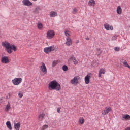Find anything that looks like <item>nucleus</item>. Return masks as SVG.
<instances>
[{
    "label": "nucleus",
    "mask_w": 130,
    "mask_h": 130,
    "mask_svg": "<svg viewBox=\"0 0 130 130\" xmlns=\"http://www.w3.org/2000/svg\"><path fill=\"white\" fill-rule=\"evenodd\" d=\"M2 46L5 47V50H6L7 52L9 54L13 53V50L14 52L17 51V47H16V46L14 44H11L7 41L2 42Z\"/></svg>",
    "instance_id": "1"
},
{
    "label": "nucleus",
    "mask_w": 130,
    "mask_h": 130,
    "mask_svg": "<svg viewBox=\"0 0 130 130\" xmlns=\"http://www.w3.org/2000/svg\"><path fill=\"white\" fill-rule=\"evenodd\" d=\"M48 89L50 91H52V90L60 91V90H61V86L56 81L53 80L49 83Z\"/></svg>",
    "instance_id": "2"
},
{
    "label": "nucleus",
    "mask_w": 130,
    "mask_h": 130,
    "mask_svg": "<svg viewBox=\"0 0 130 130\" xmlns=\"http://www.w3.org/2000/svg\"><path fill=\"white\" fill-rule=\"evenodd\" d=\"M40 70L41 72L43 73V74L41 75L42 77H43L44 75L47 74V68H46V66L44 62L41 63V66L40 67Z\"/></svg>",
    "instance_id": "3"
},
{
    "label": "nucleus",
    "mask_w": 130,
    "mask_h": 130,
    "mask_svg": "<svg viewBox=\"0 0 130 130\" xmlns=\"http://www.w3.org/2000/svg\"><path fill=\"white\" fill-rule=\"evenodd\" d=\"M22 82H23V79H22V78L15 77L12 80V83L14 86H18V85H20Z\"/></svg>",
    "instance_id": "4"
},
{
    "label": "nucleus",
    "mask_w": 130,
    "mask_h": 130,
    "mask_svg": "<svg viewBox=\"0 0 130 130\" xmlns=\"http://www.w3.org/2000/svg\"><path fill=\"white\" fill-rule=\"evenodd\" d=\"M55 49V48H54V46H51L44 48V51L45 53L48 54V53L51 52V51H54Z\"/></svg>",
    "instance_id": "5"
},
{
    "label": "nucleus",
    "mask_w": 130,
    "mask_h": 130,
    "mask_svg": "<svg viewBox=\"0 0 130 130\" xmlns=\"http://www.w3.org/2000/svg\"><path fill=\"white\" fill-rule=\"evenodd\" d=\"M55 33L53 30H49L47 32V38L48 39H52L54 37Z\"/></svg>",
    "instance_id": "6"
},
{
    "label": "nucleus",
    "mask_w": 130,
    "mask_h": 130,
    "mask_svg": "<svg viewBox=\"0 0 130 130\" xmlns=\"http://www.w3.org/2000/svg\"><path fill=\"white\" fill-rule=\"evenodd\" d=\"M79 80H80V77L79 76H75L70 81V83L72 85L77 86L79 84Z\"/></svg>",
    "instance_id": "7"
},
{
    "label": "nucleus",
    "mask_w": 130,
    "mask_h": 130,
    "mask_svg": "<svg viewBox=\"0 0 130 130\" xmlns=\"http://www.w3.org/2000/svg\"><path fill=\"white\" fill-rule=\"evenodd\" d=\"M112 109H111V107H106L105 110H103L102 111V115H107V114H108L110 111H112Z\"/></svg>",
    "instance_id": "8"
},
{
    "label": "nucleus",
    "mask_w": 130,
    "mask_h": 130,
    "mask_svg": "<svg viewBox=\"0 0 130 130\" xmlns=\"http://www.w3.org/2000/svg\"><path fill=\"white\" fill-rule=\"evenodd\" d=\"M22 4L24 6H26L27 7L33 6V3L30 2V0H23Z\"/></svg>",
    "instance_id": "9"
},
{
    "label": "nucleus",
    "mask_w": 130,
    "mask_h": 130,
    "mask_svg": "<svg viewBox=\"0 0 130 130\" xmlns=\"http://www.w3.org/2000/svg\"><path fill=\"white\" fill-rule=\"evenodd\" d=\"M1 62L2 63H4L5 64H7L9 63V57L7 56L2 57L1 59Z\"/></svg>",
    "instance_id": "10"
},
{
    "label": "nucleus",
    "mask_w": 130,
    "mask_h": 130,
    "mask_svg": "<svg viewBox=\"0 0 130 130\" xmlns=\"http://www.w3.org/2000/svg\"><path fill=\"white\" fill-rule=\"evenodd\" d=\"M104 26L106 30H107V31H109V30H111V31H112V30H113V26H112V25H111V26L109 25L108 23H105L104 24Z\"/></svg>",
    "instance_id": "11"
},
{
    "label": "nucleus",
    "mask_w": 130,
    "mask_h": 130,
    "mask_svg": "<svg viewBox=\"0 0 130 130\" xmlns=\"http://www.w3.org/2000/svg\"><path fill=\"white\" fill-rule=\"evenodd\" d=\"M91 79V76L90 74H87V76L84 78V81L85 84L88 85V84H90V79Z\"/></svg>",
    "instance_id": "12"
},
{
    "label": "nucleus",
    "mask_w": 130,
    "mask_h": 130,
    "mask_svg": "<svg viewBox=\"0 0 130 130\" xmlns=\"http://www.w3.org/2000/svg\"><path fill=\"white\" fill-rule=\"evenodd\" d=\"M67 42L66 43V45L67 46H70V45H72L73 44V42L72 41V39L70 37H67L66 38Z\"/></svg>",
    "instance_id": "13"
},
{
    "label": "nucleus",
    "mask_w": 130,
    "mask_h": 130,
    "mask_svg": "<svg viewBox=\"0 0 130 130\" xmlns=\"http://www.w3.org/2000/svg\"><path fill=\"white\" fill-rule=\"evenodd\" d=\"M122 120H130V115L128 114H122Z\"/></svg>",
    "instance_id": "14"
},
{
    "label": "nucleus",
    "mask_w": 130,
    "mask_h": 130,
    "mask_svg": "<svg viewBox=\"0 0 130 130\" xmlns=\"http://www.w3.org/2000/svg\"><path fill=\"white\" fill-rule=\"evenodd\" d=\"M106 72V71H105V69H103V68H101L100 69V71H99V75H98V77L99 78H101L102 77V74L103 75H104V74H105V72Z\"/></svg>",
    "instance_id": "15"
},
{
    "label": "nucleus",
    "mask_w": 130,
    "mask_h": 130,
    "mask_svg": "<svg viewBox=\"0 0 130 130\" xmlns=\"http://www.w3.org/2000/svg\"><path fill=\"white\" fill-rule=\"evenodd\" d=\"M45 116V114L43 113L39 115L38 118L40 121H42L44 119Z\"/></svg>",
    "instance_id": "16"
},
{
    "label": "nucleus",
    "mask_w": 130,
    "mask_h": 130,
    "mask_svg": "<svg viewBox=\"0 0 130 130\" xmlns=\"http://www.w3.org/2000/svg\"><path fill=\"white\" fill-rule=\"evenodd\" d=\"M88 6H91V7H95V5H96V2L94 0H89L88 2Z\"/></svg>",
    "instance_id": "17"
},
{
    "label": "nucleus",
    "mask_w": 130,
    "mask_h": 130,
    "mask_svg": "<svg viewBox=\"0 0 130 130\" xmlns=\"http://www.w3.org/2000/svg\"><path fill=\"white\" fill-rule=\"evenodd\" d=\"M116 12L118 15H121L122 13V9H121V7H120V6H118L117 7Z\"/></svg>",
    "instance_id": "18"
},
{
    "label": "nucleus",
    "mask_w": 130,
    "mask_h": 130,
    "mask_svg": "<svg viewBox=\"0 0 130 130\" xmlns=\"http://www.w3.org/2000/svg\"><path fill=\"white\" fill-rule=\"evenodd\" d=\"M50 17H52L54 18V17H56L57 16V12L52 11L49 13Z\"/></svg>",
    "instance_id": "19"
},
{
    "label": "nucleus",
    "mask_w": 130,
    "mask_h": 130,
    "mask_svg": "<svg viewBox=\"0 0 130 130\" xmlns=\"http://www.w3.org/2000/svg\"><path fill=\"white\" fill-rule=\"evenodd\" d=\"M20 127H21V125L20 124V123L18 122L17 123H15L14 124V128L16 130H20Z\"/></svg>",
    "instance_id": "20"
},
{
    "label": "nucleus",
    "mask_w": 130,
    "mask_h": 130,
    "mask_svg": "<svg viewBox=\"0 0 130 130\" xmlns=\"http://www.w3.org/2000/svg\"><path fill=\"white\" fill-rule=\"evenodd\" d=\"M71 60L73 61V62H74V64L75 66L78 64V59H76V57H71Z\"/></svg>",
    "instance_id": "21"
},
{
    "label": "nucleus",
    "mask_w": 130,
    "mask_h": 130,
    "mask_svg": "<svg viewBox=\"0 0 130 130\" xmlns=\"http://www.w3.org/2000/svg\"><path fill=\"white\" fill-rule=\"evenodd\" d=\"M85 123V119L83 117H80L79 119V124H84Z\"/></svg>",
    "instance_id": "22"
},
{
    "label": "nucleus",
    "mask_w": 130,
    "mask_h": 130,
    "mask_svg": "<svg viewBox=\"0 0 130 130\" xmlns=\"http://www.w3.org/2000/svg\"><path fill=\"white\" fill-rule=\"evenodd\" d=\"M39 11H40V8H39V7H37L33 11V13L34 14H38L39 13Z\"/></svg>",
    "instance_id": "23"
},
{
    "label": "nucleus",
    "mask_w": 130,
    "mask_h": 130,
    "mask_svg": "<svg viewBox=\"0 0 130 130\" xmlns=\"http://www.w3.org/2000/svg\"><path fill=\"white\" fill-rule=\"evenodd\" d=\"M6 125L10 130H12V125L11 124V122L10 121H7L6 122Z\"/></svg>",
    "instance_id": "24"
},
{
    "label": "nucleus",
    "mask_w": 130,
    "mask_h": 130,
    "mask_svg": "<svg viewBox=\"0 0 130 130\" xmlns=\"http://www.w3.org/2000/svg\"><path fill=\"white\" fill-rule=\"evenodd\" d=\"M70 33H71L70 30H69L68 29H66L65 30L64 34L67 36V37H70V36H71V35L70 34Z\"/></svg>",
    "instance_id": "25"
},
{
    "label": "nucleus",
    "mask_w": 130,
    "mask_h": 130,
    "mask_svg": "<svg viewBox=\"0 0 130 130\" xmlns=\"http://www.w3.org/2000/svg\"><path fill=\"white\" fill-rule=\"evenodd\" d=\"M37 27L39 30H42L43 28V25L41 23H38L37 24Z\"/></svg>",
    "instance_id": "26"
},
{
    "label": "nucleus",
    "mask_w": 130,
    "mask_h": 130,
    "mask_svg": "<svg viewBox=\"0 0 130 130\" xmlns=\"http://www.w3.org/2000/svg\"><path fill=\"white\" fill-rule=\"evenodd\" d=\"M10 109H11V104H10V103H8L7 105H6L5 110L6 111H9Z\"/></svg>",
    "instance_id": "27"
},
{
    "label": "nucleus",
    "mask_w": 130,
    "mask_h": 130,
    "mask_svg": "<svg viewBox=\"0 0 130 130\" xmlns=\"http://www.w3.org/2000/svg\"><path fill=\"white\" fill-rule=\"evenodd\" d=\"M48 128V125H44L42 127L41 130H47Z\"/></svg>",
    "instance_id": "28"
},
{
    "label": "nucleus",
    "mask_w": 130,
    "mask_h": 130,
    "mask_svg": "<svg viewBox=\"0 0 130 130\" xmlns=\"http://www.w3.org/2000/svg\"><path fill=\"white\" fill-rule=\"evenodd\" d=\"M78 13V9L76 8H73L72 10V14H74V15H76Z\"/></svg>",
    "instance_id": "29"
},
{
    "label": "nucleus",
    "mask_w": 130,
    "mask_h": 130,
    "mask_svg": "<svg viewBox=\"0 0 130 130\" xmlns=\"http://www.w3.org/2000/svg\"><path fill=\"white\" fill-rule=\"evenodd\" d=\"M62 70L64 71V72H67L68 70H69V68H68V66L64 65L63 66Z\"/></svg>",
    "instance_id": "30"
},
{
    "label": "nucleus",
    "mask_w": 130,
    "mask_h": 130,
    "mask_svg": "<svg viewBox=\"0 0 130 130\" xmlns=\"http://www.w3.org/2000/svg\"><path fill=\"white\" fill-rule=\"evenodd\" d=\"M96 55H100L101 54V49H98L96 52Z\"/></svg>",
    "instance_id": "31"
},
{
    "label": "nucleus",
    "mask_w": 130,
    "mask_h": 130,
    "mask_svg": "<svg viewBox=\"0 0 130 130\" xmlns=\"http://www.w3.org/2000/svg\"><path fill=\"white\" fill-rule=\"evenodd\" d=\"M123 66L124 67H126V68H128V69H130V66L128 65V63L126 61L124 63Z\"/></svg>",
    "instance_id": "32"
},
{
    "label": "nucleus",
    "mask_w": 130,
    "mask_h": 130,
    "mask_svg": "<svg viewBox=\"0 0 130 130\" xmlns=\"http://www.w3.org/2000/svg\"><path fill=\"white\" fill-rule=\"evenodd\" d=\"M56 64H57V61L55 60V61H53L52 67L53 68H54V67H55V66H56Z\"/></svg>",
    "instance_id": "33"
},
{
    "label": "nucleus",
    "mask_w": 130,
    "mask_h": 130,
    "mask_svg": "<svg viewBox=\"0 0 130 130\" xmlns=\"http://www.w3.org/2000/svg\"><path fill=\"white\" fill-rule=\"evenodd\" d=\"M117 39V35L114 36L112 37V40H116Z\"/></svg>",
    "instance_id": "34"
},
{
    "label": "nucleus",
    "mask_w": 130,
    "mask_h": 130,
    "mask_svg": "<svg viewBox=\"0 0 130 130\" xmlns=\"http://www.w3.org/2000/svg\"><path fill=\"white\" fill-rule=\"evenodd\" d=\"M18 96L20 98H22V97H23V93H22V92L19 91V92L18 93Z\"/></svg>",
    "instance_id": "35"
},
{
    "label": "nucleus",
    "mask_w": 130,
    "mask_h": 130,
    "mask_svg": "<svg viewBox=\"0 0 130 130\" xmlns=\"http://www.w3.org/2000/svg\"><path fill=\"white\" fill-rule=\"evenodd\" d=\"M115 51H119L120 50V48L118 47H116L114 48Z\"/></svg>",
    "instance_id": "36"
},
{
    "label": "nucleus",
    "mask_w": 130,
    "mask_h": 130,
    "mask_svg": "<svg viewBox=\"0 0 130 130\" xmlns=\"http://www.w3.org/2000/svg\"><path fill=\"white\" fill-rule=\"evenodd\" d=\"M120 61L122 62V63L124 64V63L125 62L126 60H124V59H121Z\"/></svg>",
    "instance_id": "37"
},
{
    "label": "nucleus",
    "mask_w": 130,
    "mask_h": 130,
    "mask_svg": "<svg viewBox=\"0 0 130 130\" xmlns=\"http://www.w3.org/2000/svg\"><path fill=\"white\" fill-rule=\"evenodd\" d=\"M57 112H58V113H59V112H60V108H57Z\"/></svg>",
    "instance_id": "38"
},
{
    "label": "nucleus",
    "mask_w": 130,
    "mask_h": 130,
    "mask_svg": "<svg viewBox=\"0 0 130 130\" xmlns=\"http://www.w3.org/2000/svg\"><path fill=\"white\" fill-rule=\"evenodd\" d=\"M2 102H4L3 98H0V103H2Z\"/></svg>",
    "instance_id": "39"
},
{
    "label": "nucleus",
    "mask_w": 130,
    "mask_h": 130,
    "mask_svg": "<svg viewBox=\"0 0 130 130\" xmlns=\"http://www.w3.org/2000/svg\"><path fill=\"white\" fill-rule=\"evenodd\" d=\"M98 63H94V64H93V66L94 67H98Z\"/></svg>",
    "instance_id": "40"
},
{
    "label": "nucleus",
    "mask_w": 130,
    "mask_h": 130,
    "mask_svg": "<svg viewBox=\"0 0 130 130\" xmlns=\"http://www.w3.org/2000/svg\"><path fill=\"white\" fill-rule=\"evenodd\" d=\"M10 98H11V97L8 95L6 96V99H10Z\"/></svg>",
    "instance_id": "41"
},
{
    "label": "nucleus",
    "mask_w": 130,
    "mask_h": 130,
    "mask_svg": "<svg viewBox=\"0 0 130 130\" xmlns=\"http://www.w3.org/2000/svg\"><path fill=\"white\" fill-rule=\"evenodd\" d=\"M90 39L89 38V37H87V38H86V40H89Z\"/></svg>",
    "instance_id": "42"
},
{
    "label": "nucleus",
    "mask_w": 130,
    "mask_h": 130,
    "mask_svg": "<svg viewBox=\"0 0 130 130\" xmlns=\"http://www.w3.org/2000/svg\"><path fill=\"white\" fill-rule=\"evenodd\" d=\"M79 42H80V41L79 40H77L76 42L77 44H78V43H79Z\"/></svg>",
    "instance_id": "43"
},
{
    "label": "nucleus",
    "mask_w": 130,
    "mask_h": 130,
    "mask_svg": "<svg viewBox=\"0 0 130 130\" xmlns=\"http://www.w3.org/2000/svg\"><path fill=\"white\" fill-rule=\"evenodd\" d=\"M8 96H9V97H11V93H8Z\"/></svg>",
    "instance_id": "44"
},
{
    "label": "nucleus",
    "mask_w": 130,
    "mask_h": 130,
    "mask_svg": "<svg viewBox=\"0 0 130 130\" xmlns=\"http://www.w3.org/2000/svg\"><path fill=\"white\" fill-rule=\"evenodd\" d=\"M34 2H36L37 0H32Z\"/></svg>",
    "instance_id": "45"
}]
</instances>
